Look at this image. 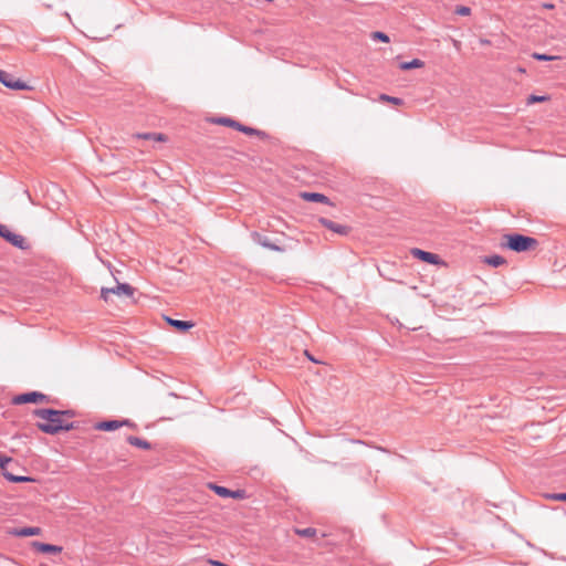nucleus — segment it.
Wrapping results in <instances>:
<instances>
[{
    "instance_id": "nucleus-26",
    "label": "nucleus",
    "mask_w": 566,
    "mask_h": 566,
    "mask_svg": "<svg viewBox=\"0 0 566 566\" xmlns=\"http://www.w3.org/2000/svg\"><path fill=\"white\" fill-rule=\"evenodd\" d=\"M229 497H233V499H238V500H243L247 497V492L245 490H242V489H238V490H230V494H229Z\"/></svg>"
},
{
    "instance_id": "nucleus-7",
    "label": "nucleus",
    "mask_w": 566,
    "mask_h": 566,
    "mask_svg": "<svg viewBox=\"0 0 566 566\" xmlns=\"http://www.w3.org/2000/svg\"><path fill=\"white\" fill-rule=\"evenodd\" d=\"M0 82L7 86L8 88H11V90H15V91H25V90H30V86L19 80V78H14L12 75H10L9 73H7L6 71L1 70L0 69Z\"/></svg>"
},
{
    "instance_id": "nucleus-16",
    "label": "nucleus",
    "mask_w": 566,
    "mask_h": 566,
    "mask_svg": "<svg viewBox=\"0 0 566 566\" xmlns=\"http://www.w3.org/2000/svg\"><path fill=\"white\" fill-rule=\"evenodd\" d=\"M208 488L221 497H229L230 489L218 485L216 483H208Z\"/></svg>"
},
{
    "instance_id": "nucleus-21",
    "label": "nucleus",
    "mask_w": 566,
    "mask_h": 566,
    "mask_svg": "<svg viewBox=\"0 0 566 566\" xmlns=\"http://www.w3.org/2000/svg\"><path fill=\"white\" fill-rule=\"evenodd\" d=\"M3 476L10 482H29V481H31V478H29V476L14 475L7 471L3 472Z\"/></svg>"
},
{
    "instance_id": "nucleus-22",
    "label": "nucleus",
    "mask_w": 566,
    "mask_h": 566,
    "mask_svg": "<svg viewBox=\"0 0 566 566\" xmlns=\"http://www.w3.org/2000/svg\"><path fill=\"white\" fill-rule=\"evenodd\" d=\"M379 99L381 102L390 103V104L396 105V106H401L403 104V101L401 98L389 96V95H386V94H381L379 96Z\"/></svg>"
},
{
    "instance_id": "nucleus-27",
    "label": "nucleus",
    "mask_w": 566,
    "mask_h": 566,
    "mask_svg": "<svg viewBox=\"0 0 566 566\" xmlns=\"http://www.w3.org/2000/svg\"><path fill=\"white\" fill-rule=\"evenodd\" d=\"M532 56L535 60H538V61H554V60H558L559 59V56L541 54V53H533Z\"/></svg>"
},
{
    "instance_id": "nucleus-20",
    "label": "nucleus",
    "mask_w": 566,
    "mask_h": 566,
    "mask_svg": "<svg viewBox=\"0 0 566 566\" xmlns=\"http://www.w3.org/2000/svg\"><path fill=\"white\" fill-rule=\"evenodd\" d=\"M295 534L301 536V537H315L316 536V528L314 527H306V528H295L294 530Z\"/></svg>"
},
{
    "instance_id": "nucleus-3",
    "label": "nucleus",
    "mask_w": 566,
    "mask_h": 566,
    "mask_svg": "<svg viewBox=\"0 0 566 566\" xmlns=\"http://www.w3.org/2000/svg\"><path fill=\"white\" fill-rule=\"evenodd\" d=\"M134 294V290L130 285L125 283H117L115 287H103L101 290V298L106 303L112 302V296H132Z\"/></svg>"
},
{
    "instance_id": "nucleus-36",
    "label": "nucleus",
    "mask_w": 566,
    "mask_h": 566,
    "mask_svg": "<svg viewBox=\"0 0 566 566\" xmlns=\"http://www.w3.org/2000/svg\"><path fill=\"white\" fill-rule=\"evenodd\" d=\"M481 43L488 45V44H490V41L489 40H481Z\"/></svg>"
},
{
    "instance_id": "nucleus-8",
    "label": "nucleus",
    "mask_w": 566,
    "mask_h": 566,
    "mask_svg": "<svg viewBox=\"0 0 566 566\" xmlns=\"http://www.w3.org/2000/svg\"><path fill=\"white\" fill-rule=\"evenodd\" d=\"M318 221H319V223L323 227L329 229L331 231H333V232H335L337 234L346 235L349 232V228L348 227L335 223V222H333V221H331L328 219L321 218Z\"/></svg>"
},
{
    "instance_id": "nucleus-30",
    "label": "nucleus",
    "mask_w": 566,
    "mask_h": 566,
    "mask_svg": "<svg viewBox=\"0 0 566 566\" xmlns=\"http://www.w3.org/2000/svg\"><path fill=\"white\" fill-rule=\"evenodd\" d=\"M264 248H268L270 250H273V251H283L280 247L273 244V243H270L269 241L264 240V241H261L260 242Z\"/></svg>"
},
{
    "instance_id": "nucleus-17",
    "label": "nucleus",
    "mask_w": 566,
    "mask_h": 566,
    "mask_svg": "<svg viewBox=\"0 0 566 566\" xmlns=\"http://www.w3.org/2000/svg\"><path fill=\"white\" fill-rule=\"evenodd\" d=\"M74 427H39V429L48 434H57L60 432H67Z\"/></svg>"
},
{
    "instance_id": "nucleus-4",
    "label": "nucleus",
    "mask_w": 566,
    "mask_h": 566,
    "mask_svg": "<svg viewBox=\"0 0 566 566\" xmlns=\"http://www.w3.org/2000/svg\"><path fill=\"white\" fill-rule=\"evenodd\" d=\"M48 401V397L41 392L32 391L13 397L12 402L15 405L35 403L41 405Z\"/></svg>"
},
{
    "instance_id": "nucleus-1",
    "label": "nucleus",
    "mask_w": 566,
    "mask_h": 566,
    "mask_svg": "<svg viewBox=\"0 0 566 566\" xmlns=\"http://www.w3.org/2000/svg\"><path fill=\"white\" fill-rule=\"evenodd\" d=\"M500 245L503 249H509L514 252H525L534 250L537 247V241L531 237L513 233L504 234Z\"/></svg>"
},
{
    "instance_id": "nucleus-31",
    "label": "nucleus",
    "mask_w": 566,
    "mask_h": 566,
    "mask_svg": "<svg viewBox=\"0 0 566 566\" xmlns=\"http://www.w3.org/2000/svg\"><path fill=\"white\" fill-rule=\"evenodd\" d=\"M12 461L11 458L0 453V468L4 470L6 465Z\"/></svg>"
},
{
    "instance_id": "nucleus-12",
    "label": "nucleus",
    "mask_w": 566,
    "mask_h": 566,
    "mask_svg": "<svg viewBox=\"0 0 566 566\" xmlns=\"http://www.w3.org/2000/svg\"><path fill=\"white\" fill-rule=\"evenodd\" d=\"M166 321L167 323L177 328L178 331H181V332H186L190 328L193 327V323L192 322H188V321H179V319H174V318H170V317H166Z\"/></svg>"
},
{
    "instance_id": "nucleus-15",
    "label": "nucleus",
    "mask_w": 566,
    "mask_h": 566,
    "mask_svg": "<svg viewBox=\"0 0 566 566\" xmlns=\"http://www.w3.org/2000/svg\"><path fill=\"white\" fill-rule=\"evenodd\" d=\"M423 66H424V62L419 60V59H413L410 62H402V63L399 64V67L402 71H408V70H411V69H422Z\"/></svg>"
},
{
    "instance_id": "nucleus-14",
    "label": "nucleus",
    "mask_w": 566,
    "mask_h": 566,
    "mask_svg": "<svg viewBox=\"0 0 566 566\" xmlns=\"http://www.w3.org/2000/svg\"><path fill=\"white\" fill-rule=\"evenodd\" d=\"M210 122L218 124V125L228 126V127H231L234 129L239 126V122H237L230 117L211 118Z\"/></svg>"
},
{
    "instance_id": "nucleus-35",
    "label": "nucleus",
    "mask_w": 566,
    "mask_h": 566,
    "mask_svg": "<svg viewBox=\"0 0 566 566\" xmlns=\"http://www.w3.org/2000/svg\"><path fill=\"white\" fill-rule=\"evenodd\" d=\"M543 7H544L545 9H553V8H554V4H552V3H545V4H543Z\"/></svg>"
},
{
    "instance_id": "nucleus-25",
    "label": "nucleus",
    "mask_w": 566,
    "mask_h": 566,
    "mask_svg": "<svg viewBox=\"0 0 566 566\" xmlns=\"http://www.w3.org/2000/svg\"><path fill=\"white\" fill-rule=\"evenodd\" d=\"M371 39L375 40V41H380V42H384V43H388L390 40H389V36L384 33V32H380V31H375L370 34Z\"/></svg>"
},
{
    "instance_id": "nucleus-24",
    "label": "nucleus",
    "mask_w": 566,
    "mask_h": 566,
    "mask_svg": "<svg viewBox=\"0 0 566 566\" xmlns=\"http://www.w3.org/2000/svg\"><path fill=\"white\" fill-rule=\"evenodd\" d=\"M547 101H549V96H547V95H543V96L530 95L527 97L526 103H527V105H532L534 103H543V102H547Z\"/></svg>"
},
{
    "instance_id": "nucleus-9",
    "label": "nucleus",
    "mask_w": 566,
    "mask_h": 566,
    "mask_svg": "<svg viewBox=\"0 0 566 566\" xmlns=\"http://www.w3.org/2000/svg\"><path fill=\"white\" fill-rule=\"evenodd\" d=\"M32 547L40 552L45 554H60L62 552V546L53 545V544H46L42 542H32Z\"/></svg>"
},
{
    "instance_id": "nucleus-11",
    "label": "nucleus",
    "mask_w": 566,
    "mask_h": 566,
    "mask_svg": "<svg viewBox=\"0 0 566 566\" xmlns=\"http://www.w3.org/2000/svg\"><path fill=\"white\" fill-rule=\"evenodd\" d=\"M301 198H303L305 201H315V202L331 205L329 199L326 196H324L323 193H318V192H302Z\"/></svg>"
},
{
    "instance_id": "nucleus-34",
    "label": "nucleus",
    "mask_w": 566,
    "mask_h": 566,
    "mask_svg": "<svg viewBox=\"0 0 566 566\" xmlns=\"http://www.w3.org/2000/svg\"><path fill=\"white\" fill-rule=\"evenodd\" d=\"M305 356H306L310 360H312V361H314V363H318V361H317V360H316V359H315V358H314V357H313L308 352H305Z\"/></svg>"
},
{
    "instance_id": "nucleus-32",
    "label": "nucleus",
    "mask_w": 566,
    "mask_h": 566,
    "mask_svg": "<svg viewBox=\"0 0 566 566\" xmlns=\"http://www.w3.org/2000/svg\"><path fill=\"white\" fill-rule=\"evenodd\" d=\"M96 429L104 430V431H114L118 429L119 427H95Z\"/></svg>"
},
{
    "instance_id": "nucleus-33",
    "label": "nucleus",
    "mask_w": 566,
    "mask_h": 566,
    "mask_svg": "<svg viewBox=\"0 0 566 566\" xmlns=\"http://www.w3.org/2000/svg\"><path fill=\"white\" fill-rule=\"evenodd\" d=\"M99 424H107V426H111V424H125V422L104 421V422H101Z\"/></svg>"
},
{
    "instance_id": "nucleus-19",
    "label": "nucleus",
    "mask_w": 566,
    "mask_h": 566,
    "mask_svg": "<svg viewBox=\"0 0 566 566\" xmlns=\"http://www.w3.org/2000/svg\"><path fill=\"white\" fill-rule=\"evenodd\" d=\"M127 442L132 446H135V447H139V448H143V449H149L150 448V443L146 440H143L140 438H137V437H133V436H129L127 438Z\"/></svg>"
},
{
    "instance_id": "nucleus-6",
    "label": "nucleus",
    "mask_w": 566,
    "mask_h": 566,
    "mask_svg": "<svg viewBox=\"0 0 566 566\" xmlns=\"http://www.w3.org/2000/svg\"><path fill=\"white\" fill-rule=\"evenodd\" d=\"M410 254L413 258H416L422 262L429 263V264L446 265V263L441 260V258L436 253L427 252V251H423L418 248H412L410 250Z\"/></svg>"
},
{
    "instance_id": "nucleus-13",
    "label": "nucleus",
    "mask_w": 566,
    "mask_h": 566,
    "mask_svg": "<svg viewBox=\"0 0 566 566\" xmlns=\"http://www.w3.org/2000/svg\"><path fill=\"white\" fill-rule=\"evenodd\" d=\"M136 137L155 140L159 143H166L168 140L167 136L161 133H145V134H137Z\"/></svg>"
},
{
    "instance_id": "nucleus-18",
    "label": "nucleus",
    "mask_w": 566,
    "mask_h": 566,
    "mask_svg": "<svg viewBox=\"0 0 566 566\" xmlns=\"http://www.w3.org/2000/svg\"><path fill=\"white\" fill-rule=\"evenodd\" d=\"M483 261L494 268L503 265L506 261L500 255L485 256Z\"/></svg>"
},
{
    "instance_id": "nucleus-2",
    "label": "nucleus",
    "mask_w": 566,
    "mask_h": 566,
    "mask_svg": "<svg viewBox=\"0 0 566 566\" xmlns=\"http://www.w3.org/2000/svg\"><path fill=\"white\" fill-rule=\"evenodd\" d=\"M34 415L52 424H73L74 419L72 410L35 409Z\"/></svg>"
},
{
    "instance_id": "nucleus-23",
    "label": "nucleus",
    "mask_w": 566,
    "mask_h": 566,
    "mask_svg": "<svg viewBox=\"0 0 566 566\" xmlns=\"http://www.w3.org/2000/svg\"><path fill=\"white\" fill-rule=\"evenodd\" d=\"M239 132H242L244 133L245 135H249V136H254V135H260L261 132L255 129V128H252V127H249V126H244L242 124L239 123V126L235 128Z\"/></svg>"
},
{
    "instance_id": "nucleus-28",
    "label": "nucleus",
    "mask_w": 566,
    "mask_h": 566,
    "mask_svg": "<svg viewBox=\"0 0 566 566\" xmlns=\"http://www.w3.org/2000/svg\"><path fill=\"white\" fill-rule=\"evenodd\" d=\"M546 497L554 500V501L566 502V493H552V494H547Z\"/></svg>"
},
{
    "instance_id": "nucleus-10",
    "label": "nucleus",
    "mask_w": 566,
    "mask_h": 566,
    "mask_svg": "<svg viewBox=\"0 0 566 566\" xmlns=\"http://www.w3.org/2000/svg\"><path fill=\"white\" fill-rule=\"evenodd\" d=\"M10 535L17 537H29L41 534L40 527H21V528H12L8 532Z\"/></svg>"
},
{
    "instance_id": "nucleus-29",
    "label": "nucleus",
    "mask_w": 566,
    "mask_h": 566,
    "mask_svg": "<svg viewBox=\"0 0 566 566\" xmlns=\"http://www.w3.org/2000/svg\"><path fill=\"white\" fill-rule=\"evenodd\" d=\"M455 13L459 15L467 17L471 14V9L469 7L459 6L455 8Z\"/></svg>"
},
{
    "instance_id": "nucleus-5",
    "label": "nucleus",
    "mask_w": 566,
    "mask_h": 566,
    "mask_svg": "<svg viewBox=\"0 0 566 566\" xmlns=\"http://www.w3.org/2000/svg\"><path fill=\"white\" fill-rule=\"evenodd\" d=\"M0 237L19 249L27 248L25 239L22 235L12 232L7 226L1 224V223H0Z\"/></svg>"
}]
</instances>
